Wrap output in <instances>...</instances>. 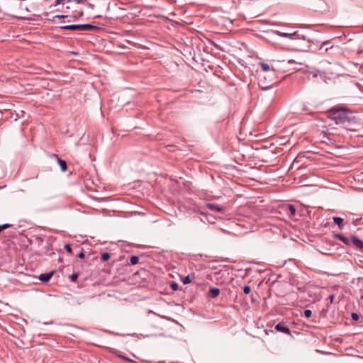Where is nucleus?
I'll return each mask as SVG.
<instances>
[{"instance_id": "nucleus-26", "label": "nucleus", "mask_w": 363, "mask_h": 363, "mask_svg": "<svg viewBox=\"0 0 363 363\" xmlns=\"http://www.w3.org/2000/svg\"><path fill=\"white\" fill-rule=\"evenodd\" d=\"M65 1V0H56L55 6H57L60 4H64Z\"/></svg>"}, {"instance_id": "nucleus-2", "label": "nucleus", "mask_w": 363, "mask_h": 363, "mask_svg": "<svg viewBox=\"0 0 363 363\" xmlns=\"http://www.w3.org/2000/svg\"><path fill=\"white\" fill-rule=\"evenodd\" d=\"M96 26L91 24L67 25L61 26L62 30H71L74 31H88L94 29Z\"/></svg>"}, {"instance_id": "nucleus-8", "label": "nucleus", "mask_w": 363, "mask_h": 363, "mask_svg": "<svg viewBox=\"0 0 363 363\" xmlns=\"http://www.w3.org/2000/svg\"><path fill=\"white\" fill-rule=\"evenodd\" d=\"M53 156L57 157V162H58L59 165L60 166L62 171L65 172L67 169L66 161L58 158L57 155H53Z\"/></svg>"}, {"instance_id": "nucleus-19", "label": "nucleus", "mask_w": 363, "mask_h": 363, "mask_svg": "<svg viewBox=\"0 0 363 363\" xmlns=\"http://www.w3.org/2000/svg\"><path fill=\"white\" fill-rule=\"evenodd\" d=\"M303 315L306 318H310L312 315V311L309 309H306L303 311Z\"/></svg>"}, {"instance_id": "nucleus-16", "label": "nucleus", "mask_w": 363, "mask_h": 363, "mask_svg": "<svg viewBox=\"0 0 363 363\" xmlns=\"http://www.w3.org/2000/svg\"><path fill=\"white\" fill-rule=\"evenodd\" d=\"M101 260L106 262L110 259V254L108 252H104L101 255Z\"/></svg>"}, {"instance_id": "nucleus-30", "label": "nucleus", "mask_w": 363, "mask_h": 363, "mask_svg": "<svg viewBox=\"0 0 363 363\" xmlns=\"http://www.w3.org/2000/svg\"><path fill=\"white\" fill-rule=\"evenodd\" d=\"M67 16H64V15H57L55 16V18H67Z\"/></svg>"}, {"instance_id": "nucleus-11", "label": "nucleus", "mask_w": 363, "mask_h": 363, "mask_svg": "<svg viewBox=\"0 0 363 363\" xmlns=\"http://www.w3.org/2000/svg\"><path fill=\"white\" fill-rule=\"evenodd\" d=\"M18 7L21 9V13H23L24 11L26 12H30V6L26 5L23 2H19Z\"/></svg>"}, {"instance_id": "nucleus-17", "label": "nucleus", "mask_w": 363, "mask_h": 363, "mask_svg": "<svg viewBox=\"0 0 363 363\" xmlns=\"http://www.w3.org/2000/svg\"><path fill=\"white\" fill-rule=\"evenodd\" d=\"M11 226L12 225L8 223L0 225V233L4 230L11 228Z\"/></svg>"}, {"instance_id": "nucleus-27", "label": "nucleus", "mask_w": 363, "mask_h": 363, "mask_svg": "<svg viewBox=\"0 0 363 363\" xmlns=\"http://www.w3.org/2000/svg\"><path fill=\"white\" fill-rule=\"evenodd\" d=\"M77 257L80 259H84L85 257V255L84 253L83 252V251L82 250L78 255H77Z\"/></svg>"}, {"instance_id": "nucleus-31", "label": "nucleus", "mask_w": 363, "mask_h": 363, "mask_svg": "<svg viewBox=\"0 0 363 363\" xmlns=\"http://www.w3.org/2000/svg\"><path fill=\"white\" fill-rule=\"evenodd\" d=\"M15 16L16 18H20V19H21V18H26V17L21 16Z\"/></svg>"}, {"instance_id": "nucleus-9", "label": "nucleus", "mask_w": 363, "mask_h": 363, "mask_svg": "<svg viewBox=\"0 0 363 363\" xmlns=\"http://www.w3.org/2000/svg\"><path fill=\"white\" fill-rule=\"evenodd\" d=\"M336 238L341 240L342 242H344L345 245H349L350 243V240L349 238L345 237L344 235L341 234H335L334 235Z\"/></svg>"}, {"instance_id": "nucleus-20", "label": "nucleus", "mask_w": 363, "mask_h": 363, "mask_svg": "<svg viewBox=\"0 0 363 363\" xmlns=\"http://www.w3.org/2000/svg\"><path fill=\"white\" fill-rule=\"evenodd\" d=\"M79 275L77 273H74L70 276V280L72 282H75L77 280Z\"/></svg>"}, {"instance_id": "nucleus-12", "label": "nucleus", "mask_w": 363, "mask_h": 363, "mask_svg": "<svg viewBox=\"0 0 363 363\" xmlns=\"http://www.w3.org/2000/svg\"><path fill=\"white\" fill-rule=\"evenodd\" d=\"M277 33L279 36L284 37V38H291L292 36L297 34V32H294L293 33H288L278 31Z\"/></svg>"}, {"instance_id": "nucleus-10", "label": "nucleus", "mask_w": 363, "mask_h": 363, "mask_svg": "<svg viewBox=\"0 0 363 363\" xmlns=\"http://www.w3.org/2000/svg\"><path fill=\"white\" fill-rule=\"evenodd\" d=\"M333 221L334 223L338 225L340 229H342L344 224V220L340 217H333Z\"/></svg>"}, {"instance_id": "nucleus-25", "label": "nucleus", "mask_w": 363, "mask_h": 363, "mask_svg": "<svg viewBox=\"0 0 363 363\" xmlns=\"http://www.w3.org/2000/svg\"><path fill=\"white\" fill-rule=\"evenodd\" d=\"M352 318L354 320H359V315L357 313H352Z\"/></svg>"}, {"instance_id": "nucleus-18", "label": "nucleus", "mask_w": 363, "mask_h": 363, "mask_svg": "<svg viewBox=\"0 0 363 363\" xmlns=\"http://www.w3.org/2000/svg\"><path fill=\"white\" fill-rule=\"evenodd\" d=\"M170 287L172 290L177 291L179 288V285L177 283H176L174 281H172L170 284Z\"/></svg>"}, {"instance_id": "nucleus-22", "label": "nucleus", "mask_w": 363, "mask_h": 363, "mask_svg": "<svg viewBox=\"0 0 363 363\" xmlns=\"http://www.w3.org/2000/svg\"><path fill=\"white\" fill-rule=\"evenodd\" d=\"M182 282L184 284H189L191 282V279L190 278L189 276H186L183 279H182Z\"/></svg>"}, {"instance_id": "nucleus-4", "label": "nucleus", "mask_w": 363, "mask_h": 363, "mask_svg": "<svg viewBox=\"0 0 363 363\" xmlns=\"http://www.w3.org/2000/svg\"><path fill=\"white\" fill-rule=\"evenodd\" d=\"M53 274H54V271L50 272L48 273H43V274H40V276L38 277V279L43 283H47L52 278V277L53 276Z\"/></svg>"}, {"instance_id": "nucleus-7", "label": "nucleus", "mask_w": 363, "mask_h": 363, "mask_svg": "<svg viewBox=\"0 0 363 363\" xmlns=\"http://www.w3.org/2000/svg\"><path fill=\"white\" fill-rule=\"evenodd\" d=\"M209 294L211 298H216L220 294V289L216 287H211L209 289Z\"/></svg>"}, {"instance_id": "nucleus-28", "label": "nucleus", "mask_w": 363, "mask_h": 363, "mask_svg": "<svg viewBox=\"0 0 363 363\" xmlns=\"http://www.w3.org/2000/svg\"><path fill=\"white\" fill-rule=\"evenodd\" d=\"M335 296L333 294H331L329 296L328 299L330 301V303H332L333 302Z\"/></svg>"}, {"instance_id": "nucleus-5", "label": "nucleus", "mask_w": 363, "mask_h": 363, "mask_svg": "<svg viewBox=\"0 0 363 363\" xmlns=\"http://www.w3.org/2000/svg\"><path fill=\"white\" fill-rule=\"evenodd\" d=\"M352 244L359 249L363 250V241L355 236L352 237Z\"/></svg>"}, {"instance_id": "nucleus-13", "label": "nucleus", "mask_w": 363, "mask_h": 363, "mask_svg": "<svg viewBox=\"0 0 363 363\" xmlns=\"http://www.w3.org/2000/svg\"><path fill=\"white\" fill-rule=\"evenodd\" d=\"M259 65L264 72H269L271 70L269 65L264 62H259Z\"/></svg>"}, {"instance_id": "nucleus-1", "label": "nucleus", "mask_w": 363, "mask_h": 363, "mask_svg": "<svg viewBox=\"0 0 363 363\" xmlns=\"http://www.w3.org/2000/svg\"><path fill=\"white\" fill-rule=\"evenodd\" d=\"M328 117L346 130L354 132L357 130L354 128L357 124V118L346 107L340 106L333 107L328 111Z\"/></svg>"}, {"instance_id": "nucleus-14", "label": "nucleus", "mask_w": 363, "mask_h": 363, "mask_svg": "<svg viewBox=\"0 0 363 363\" xmlns=\"http://www.w3.org/2000/svg\"><path fill=\"white\" fill-rule=\"evenodd\" d=\"M139 262V257L138 256L133 255L130 258V262L132 265H135L138 264Z\"/></svg>"}, {"instance_id": "nucleus-23", "label": "nucleus", "mask_w": 363, "mask_h": 363, "mask_svg": "<svg viewBox=\"0 0 363 363\" xmlns=\"http://www.w3.org/2000/svg\"><path fill=\"white\" fill-rule=\"evenodd\" d=\"M243 292L245 294H249L250 292H251V288L250 286H245L243 287Z\"/></svg>"}, {"instance_id": "nucleus-24", "label": "nucleus", "mask_w": 363, "mask_h": 363, "mask_svg": "<svg viewBox=\"0 0 363 363\" xmlns=\"http://www.w3.org/2000/svg\"><path fill=\"white\" fill-rule=\"evenodd\" d=\"M65 249L66 250V251L69 253H72V247L70 246V245L69 244H66L65 245Z\"/></svg>"}, {"instance_id": "nucleus-3", "label": "nucleus", "mask_w": 363, "mask_h": 363, "mask_svg": "<svg viewBox=\"0 0 363 363\" xmlns=\"http://www.w3.org/2000/svg\"><path fill=\"white\" fill-rule=\"evenodd\" d=\"M275 329L279 332H281L287 335L291 334L290 329L287 326H286L284 323H279L277 324L275 326Z\"/></svg>"}, {"instance_id": "nucleus-15", "label": "nucleus", "mask_w": 363, "mask_h": 363, "mask_svg": "<svg viewBox=\"0 0 363 363\" xmlns=\"http://www.w3.org/2000/svg\"><path fill=\"white\" fill-rule=\"evenodd\" d=\"M288 208H289V213H290L291 216H295L296 215V209L294 207V206L290 204V205H289Z\"/></svg>"}, {"instance_id": "nucleus-6", "label": "nucleus", "mask_w": 363, "mask_h": 363, "mask_svg": "<svg viewBox=\"0 0 363 363\" xmlns=\"http://www.w3.org/2000/svg\"><path fill=\"white\" fill-rule=\"evenodd\" d=\"M207 207L211 211H217V212H223V209L220 207L218 205L215 203H207Z\"/></svg>"}, {"instance_id": "nucleus-21", "label": "nucleus", "mask_w": 363, "mask_h": 363, "mask_svg": "<svg viewBox=\"0 0 363 363\" xmlns=\"http://www.w3.org/2000/svg\"><path fill=\"white\" fill-rule=\"evenodd\" d=\"M121 358L123 359L124 360H125L126 362H130V363H138L137 362L127 357H125L123 355H120L119 356Z\"/></svg>"}, {"instance_id": "nucleus-29", "label": "nucleus", "mask_w": 363, "mask_h": 363, "mask_svg": "<svg viewBox=\"0 0 363 363\" xmlns=\"http://www.w3.org/2000/svg\"><path fill=\"white\" fill-rule=\"evenodd\" d=\"M272 85H273V84L272 83L271 84L266 85L265 86H262V89H269V88L272 87Z\"/></svg>"}]
</instances>
